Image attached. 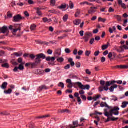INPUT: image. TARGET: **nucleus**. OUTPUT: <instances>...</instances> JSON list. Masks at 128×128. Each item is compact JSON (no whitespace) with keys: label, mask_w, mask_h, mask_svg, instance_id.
Returning a JSON list of instances; mask_svg holds the SVG:
<instances>
[{"label":"nucleus","mask_w":128,"mask_h":128,"mask_svg":"<svg viewBox=\"0 0 128 128\" xmlns=\"http://www.w3.org/2000/svg\"><path fill=\"white\" fill-rule=\"evenodd\" d=\"M70 64H67L66 66L64 67V69L68 70H70Z\"/></svg>","instance_id":"obj_50"},{"label":"nucleus","mask_w":128,"mask_h":128,"mask_svg":"<svg viewBox=\"0 0 128 128\" xmlns=\"http://www.w3.org/2000/svg\"><path fill=\"white\" fill-rule=\"evenodd\" d=\"M92 54V52L90 50H86L85 52L86 56H90V55Z\"/></svg>","instance_id":"obj_39"},{"label":"nucleus","mask_w":128,"mask_h":128,"mask_svg":"<svg viewBox=\"0 0 128 128\" xmlns=\"http://www.w3.org/2000/svg\"><path fill=\"white\" fill-rule=\"evenodd\" d=\"M64 59L62 58H60L57 59V62H60V64H62V62H64Z\"/></svg>","instance_id":"obj_33"},{"label":"nucleus","mask_w":128,"mask_h":128,"mask_svg":"<svg viewBox=\"0 0 128 128\" xmlns=\"http://www.w3.org/2000/svg\"><path fill=\"white\" fill-rule=\"evenodd\" d=\"M106 82H104V80H100V84L101 86H104V88L103 87H100L99 88V92H104V87L106 86ZM104 84H105V86H104Z\"/></svg>","instance_id":"obj_4"},{"label":"nucleus","mask_w":128,"mask_h":128,"mask_svg":"<svg viewBox=\"0 0 128 128\" xmlns=\"http://www.w3.org/2000/svg\"><path fill=\"white\" fill-rule=\"evenodd\" d=\"M68 62H70V66L72 67L74 66V64H76L74 62V60L72 59V58H70L68 59Z\"/></svg>","instance_id":"obj_12"},{"label":"nucleus","mask_w":128,"mask_h":128,"mask_svg":"<svg viewBox=\"0 0 128 128\" xmlns=\"http://www.w3.org/2000/svg\"><path fill=\"white\" fill-rule=\"evenodd\" d=\"M66 8V4H62L60 7L59 8L60 10H64Z\"/></svg>","instance_id":"obj_43"},{"label":"nucleus","mask_w":128,"mask_h":128,"mask_svg":"<svg viewBox=\"0 0 128 128\" xmlns=\"http://www.w3.org/2000/svg\"><path fill=\"white\" fill-rule=\"evenodd\" d=\"M14 56H16V58H20V56H22V52H14Z\"/></svg>","instance_id":"obj_24"},{"label":"nucleus","mask_w":128,"mask_h":128,"mask_svg":"<svg viewBox=\"0 0 128 128\" xmlns=\"http://www.w3.org/2000/svg\"><path fill=\"white\" fill-rule=\"evenodd\" d=\"M35 10L38 16H42V12H40V10H44V8H42L41 7H39L35 8Z\"/></svg>","instance_id":"obj_8"},{"label":"nucleus","mask_w":128,"mask_h":128,"mask_svg":"<svg viewBox=\"0 0 128 128\" xmlns=\"http://www.w3.org/2000/svg\"><path fill=\"white\" fill-rule=\"evenodd\" d=\"M6 32H8V26H4L2 28H0V34H6Z\"/></svg>","instance_id":"obj_5"},{"label":"nucleus","mask_w":128,"mask_h":128,"mask_svg":"<svg viewBox=\"0 0 128 128\" xmlns=\"http://www.w3.org/2000/svg\"><path fill=\"white\" fill-rule=\"evenodd\" d=\"M42 62V60H40V58H38V57L36 58V62H35L37 64H40V62Z\"/></svg>","instance_id":"obj_32"},{"label":"nucleus","mask_w":128,"mask_h":128,"mask_svg":"<svg viewBox=\"0 0 128 128\" xmlns=\"http://www.w3.org/2000/svg\"><path fill=\"white\" fill-rule=\"evenodd\" d=\"M116 18V20H118V22H121L122 21V16H118V15H116L114 16Z\"/></svg>","instance_id":"obj_37"},{"label":"nucleus","mask_w":128,"mask_h":128,"mask_svg":"<svg viewBox=\"0 0 128 128\" xmlns=\"http://www.w3.org/2000/svg\"><path fill=\"white\" fill-rule=\"evenodd\" d=\"M29 128H34V124L33 123H30L29 124Z\"/></svg>","instance_id":"obj_59"},{"label":"nucleus","mask_w":128,"mask_h":128,"mask_svg":"<svg viewBox=\"0 0 128 128\" xmlns=\"http://www.w3.org/2000/svg\"><path fill=\"white\" fill-rule=\"evenodd\" d=\"M81 98L83 99L84 100H86V96L84 95H81Z\"/></svg>","instance_id":"obj_60"},{"label":"nucleus","mask_w":128,"mask_h":128,"mask_svg":"<svg viewBox=\"0 0 128 128\" xmlns=\"http://www.w3.org/2000/svg\"><path fill=\"white\" fill-rule=\"evenodd\" d=\"M70 8L72 10V8H74V3H72V2H70Z\"/></svg>","instance_id":"obj_48"},{"label":"nucleus","mask_w":128,"mask_h":128,"mask_svg":"<svg viewBox=\"0 0 128 128\" xmlns=\"http://www.w3.org/2000/svg\"><path fill=\"white\" fill-rule=\"evenodd\" d=\"M101 62H106V58L102 57L101 58Z\"/></svg>","instance_id":"obj_64"},{"label":"nucleus","mask_w":128,"mask_h":128,"mask_svg":"<svg viewBox=\"0 0 128 128\" xmlns=\"http://www.w3.org/2000/svg\"><path fill=\"white\" fill-rule=\"evenodd\" d=\"M43 21L44 22H48V24H50V22H52V20L50 19L48 20L46 18H43Z\"/></svg>","instance_id":"obj_27"},{"label":"nucleus","mask_w":128,"mask_h":128,"mask_svg":"<svg viewBox=\"0 0 128 128\" xmlns=\"http://www.w3.org/2000/svg\"><path fill=\"white\" fill-rule=\"evenodd\" d=\"M81 22H82V20L80 19L75 20L74 22V23L75 24V26H79Z\"/></svg>","instance_id":"obj_17"},{"label":"nucleus","mask_w":128,"mask_h":128,"mask_svg":"<svg viewBox=\"0 0 128 128\" xmlns=\"http://www.w3.org/2000/svg\"><path fill=\"white\" fill-rule=\"evenodd\" d=\"M100 95H98L96 96L93 98V100H94V102H96L98 100L100 99Z\"/></svg>","instance_id":"obj_34"},{"label":"nucleus","mask_w":128,"mask_h":128,"mask_svg":"<svg viewBox=\"0 0 128 128\" xmlns=\"http://www.w3.org/2000/svg\"><path fill=\"white\" fill-rule=\"evenodd\" d=\"M50 3L52 6H54L56 4V0H51Z\"/></svg>","instance_id":"obj_58"},{"label":"nucleus","mask_w":128,"mask_h":128,"mask_svg":"<svg viewBox=\"0 0 128 128\" xmlns=\"http://www.w3.org/2000/svg\"><path fill=\"white\" fill-rule=\"evenodd\" d=\"M58 86L59 88H64V82H60L58 84Z\"/></svg>","instance_id":"obj_30"},{"label":"nucleus","mask_w":128,"mask_h":128,"mask_svg":"<svg viewBox=\"0 0 128 128\" xmlns=\"http://www.w3.org/2000/svg\"><path fill=\"white\" fill-rule=\"evenodd\" d=\"M65 52L66 54H70V52H72V51L70 50V48H66L65 49Z\"/></svg>","instance_id":"obj_42"},{"label":"nucleus","mask_w":128,"mask_h":128,"mask_svg":"<svg viewBox=\"0 0 128 128\" xmlns=\"http://www.w3.org/2000/svg\"><path fill=\"white\" fill-rule=\"evenodd\" d=\"M36 56L38 58H42L43 60H44V58H46V56H44V54H40L36 55Z\"/></svg>","instance_id":"obj_16"},{"label":"nucleus","mask_w":128,"mask_h":128,"mask_svg":"<svg viewBox=\"0 0 128 128\" xmlns=\"http://www.w3.org/2000/svg\"><path fill=\"white\" fill-rule=\"evenodd\" d=\"M114 12V10L112 8L110 7L109 8L108 12Z\"/></svg>","instance_id":"obj_52"},{"label":"nucleus","mask_w":128,"mask_h":128,"mask_svg":"<svg viewBox=\"0 0 128 128\" xmlns=\"http://www.w3.org/2000/svg\"><path fill=\"white\" fill-rule=\"evenodd\" d=\"M122 84V80H112L109 82H106V86L104 87V90L106 92H108V90L109 86H112L113 84Z\"/></svg>","instance_id":"obj_1"},{"label":"nucleus","mask_w":128,"mask_h":128,"mask_svg":"<svg viewBox=\"0 0 128 128\" xmlns=\"http://www.w3.org/2000/svg\"><path fill=\"white\" fill-rule=\"evenodd\" d=\"M40 90H48V88L46 86H42L40 87Z\"/></svg>","instance_id":"obj_41"},{"label":"nucleus","mask_w":128,"mask_h":128,"mask_svg":"<svg viewBox=\"0 0 128 128\" xmlns=\"http://www.w3.org/2000/svg\"><path fill=\"white\" fill-rule=\"evenodd\" d=\"M94 38H92L90 40V44H94Z\"/></svg>","instance_id":"obj_62"},{"label":"nucleus","mask_w":128,"mask_h":128,"mask_svg":"<svg viewBox=\"0 0 128 128\" xmlns=\"http://www.w3.org/2000/svg\"><path fill=\"white\" fill-rule=\"evenodd\" d=\"M76 66L77 68H80L82 66V64L80 62H77L76 63Z\"/></svg>","instance_id":"obj_36"},{"label":"nucleus","mask_w":128,"mask_h":128,"mask_svg":"<svg viewBox=\"0 0 128 128\" xmlns=\"http://www.w3.org/2000/svg\"><path fill=\"white\" fill-rule=\"evenodd\" d=\"M22 20V16H20V14H18L14 17L13 22H18Z\"/></svg>","instance_id":"obj_6"},{"label":"nucleus","mask_w":128,"mask_h":128,"mask_svg":"<svg viewBox=\"0 0 128 128\" xmlns=\"http://www.w3.org/2000/svg\"><path fill=\"white\" fill-rule=\"evenodd\" d=\"M100 106L101 108H108L109 110H112V107L108 105V104L106 103V102H102L100 104Z\"/></svg>","instance_id":"obj_7"},{"label":"nucleus","mask_w":128,"mask_h":128,"mask_svg":"<svg viewBox=\"0 0 128 128\" xmlns=\"http://www.w3.org/2000/svg\"><path fill=\"white\" fill-rule=\"evenodd\" d=\"M84 4H87L88 6H92V4L88 2H84L80 3V6H84Z\"/></svg>","instance_id":"obj_26"},{"label":"nucleus","mask_w":128,"mask_h":128,"mask_svg":"<svg viewBox=\"0 0 128 128\" xmlns=\"http://www.w3.org/2000/svg\"><path fill=\"white\" fill-rule=\"evenodd\" d=\"M30 58H31L32 60H34V58H36V56H34V54H30Z\"/></svg>","instance_id":"obj_54"},{"label":"nucleus","mask_w":128,"mask_h":128,"mask_svg":"<svg viewBox=\"0 0 128 128\" xmlns=\"http://www.w3.org/2000/svg\"><path fill=\"white\" fill-rule=\"evenodd\" d=\"M12 92V90L10 88L8 89V90H6L4 92V94H10Z\"/></svg>","instance_id":"obj_20"},{"label":"nucleus","mask_w":128,"mask_h":128,"mask_svg":"<svg viewBox=\"0 0 128 128\" xmlns=\"http://www.w3.org/2000/svg\"><path fill=\"white\" fill-rule=\"evenodd\" d=\"M28 4H34V1H32V0H28Z\"/></svg>","instance_id":"obj_61"},{"label":"nucleus","mask_w":128,"mask_h":128,"mask_svg":"<svg viewBox=\"0 0 128 128\" xmlns=\"http://www.w3.org/2000/svg\"><path fill=\"white\" fill-rule=\"evenodd\" d=\"M2 68H10V66L8 64H2Z\"/></svg>","instance_id":"obj_45"},{"label":"nucleus","mask_w":128,"mask_h":128,"mask_svg":"<svg viewBox=\"0 0 128 128\" xmlns=\"http://www.w3.org/2000/svg\"><path fill=\"white\" fill-rule=\"evenodd\" d=\"M112 114H114V116H118L120 114V112L118 110H114Z\"/></svg>","instance_id":"obj_44"},{"label":"nucleus","mask_w":128,"mask_h":128,"mask_svg":"<svg viewBox=\"0 0 128 128\" xmlns=\"http://www.w3.org/2000/svg\"><path fill=\"white\" fill-rule=\"evenodd\" d=\"M2 90H6L8 88V82H4L2 84L1 86Z\"/></svg>","instance_id":"obj_19"},{"label":"nucleus","mask_w":128,"mask_h":128,"mask_svg":"<svg viewBox=\"0 0 128 128\" xmlns=\"http://www.w3.org/2000/svg\"><path fill=\"white\" fill-rule=\"evenodd\" d=\"M50 115H45L44 116H41L38 118H49Z\"/></svg>","instance_id":"obj_46"},{"label":"nucleus","mask_w":128,"mask_h":128,"mask_svg":"<svg viewBox=\"0 0 128 128\" xmlns=\"http://www.w3.org/2000/svg\"><path fill=\"white\" fill-rule=\"evenodd\" d=\"M68 15L66 14L64 17H63V20L65 22H68Z\"/></svg>","instance_id":"obj_31"},{"label":"nucleus","mask_w":128,"mask_h":128,"mask_svg":"<svg viewBox=\"0 0 128 128\" xmlns=\"http://www.w3.org/2000/svg\"><path fill=\"white\" fill-rule=\"evenodd\" d=\"M98 7H92L88 11V14H94L96 12V10H98Z\"/></svg>","instance_id":"obj_9"},{"label":"nucleus","mask_w":128,"mask_h":128,"mask_svg":"<svg viewBox=\"0 0 128 128\" xmlns=\"http://www.w3.org/2000/svg\"><path fill=\"white\" fill-rule=\"evenodd\" d=\"M22 30V28L20 27L18 28L17 29H14L12 30L13 33H16L18 32V30Z\"/></svg>","instance_id":"obj_40"},{"label":"nucleus","mask_w":128,"mask_h":128,"mask_svg":"<svg viewBox=\"0 0 128 128\" xmlns=\"http://www.w3.org/2000/svg\"><path fill=\"white\" fill-rule=\"evenodd\" d=\"M86 74H88L89 76H90V74H92V72L88 69H86Z\"/></svg>","instance_id":"obj_47"},{"label":"nucleus","mask_w":128,"mask_h":128,"mask_svg":"<svg viewBox=\"0 0 128 128\" xmlns=\"http://www.w3.org/2000/svg\"><path fill=\"white\" fill-rule=\"evenodd\" d=\"M73 124L74 126L76 128H78V126H80L82 125L78 124V121H74L73 122Z\"/></svg>","instance_id":"obj_29"},{"label":"nucleus","mask_w":128,"mask_h":128,"mask_svg":"<svg viewBox=\"0 0 128 128\" xmlns=\"http://www.w3.org/2000/svg\"><path fill=\"white\" fill-rule=\"evenodd\" d=\"M110 44H108L103 45L102 46V50H107V48H108V46Z\"/></svg>","instance_id":"obj_23"},{"label":"nucleus","mask_w":128,"mask_h":128,"mask_svg":"<svg viewBox=\"0 0 128 128\" xmlns=\"http://www.w3.org/2000/svg\"><path fill=\"white\" fill-rule=\"evenodd\" d=\"M30 28L31 30H36V25L33 24H32L30 27Z\"/></svg>","instance_id":"obj_28"},{"label":"nucleus","mask_w":128,"mask_h":128,"mask_svg":"<svg viewBox=\"0 0 128 128\" xmlns=\"http://www.w3.org/2000/svg\"><path fill=\"white\" fill-rule=\"evenodd\" d=\"M98 22H106V19L102 18L101 17L98 18Z\"/></svg>","instance_id":"obj_35"},{"label":"nucleus","mask_w":128,"mask_h":128,"mask_svg":"<svg viewBox=\"0 0 128 128\" xmlns=\"http://www.w3.org/2000/svg\"><path fill=\"white\" fill-rule=\"evenodd\" d=\"M78 84V86H79L81 90H86V86L83 85L82 82H78L76 83Z\"/></svg>","instance_id":"obj_11"},{"label":"nucleus","mask_w":128,"mask_h":128,"mask_svg":"<svg viewBox=\"0 0 128 128\" xmlns=\"http://www.w3.org/2000/svg\"><path fill=\"white\" fill-rule=\"evenodd\" d=\"M117 68H120V70H127L126 65H120L116 66Z\"/></svg>","instance_id":"obj_15"},{"label":"nucleus","mask_w":128,"mask_h":128,"mask_svg":"<svg viewBox=\"0 0 128 128\" xmlns=\"http://www.w3.org/2000/svg\"><path fill=\"white\" fill-rule=\"evenodd\" d=\"M46 60L47 62H50V60H52V62H54L56 60V57H47Z\"/></svg>","instance_id":"obj_14"},{"label":"nucleus","mask_w":128,"mask_h":128,"mask_svg":"<svg viewBox=\"0 0 128 128\" xmlns=\"http://www.w3.org/2000/svg\"><path fill=\"white\" fill-rule=\"evenodd\" d=\"M84 54V51L80 50L78 52V56H82Z\"/></svg>","instance_id":"obj_53"},{"label":"nucleus","mask_w":128,"mask_h":128,"mask_svg":"<svg viewBox=\"0 0 128 128\" xmlns=\"http://www.w3.org/2000/svg\"><path fill=\"white\" fill-rule=\"evenodd\" d=\"M118 98L116 96H112V98L111 99L112 100H113L114 102H116L118 100Z\"/></svg>","instance_id":"obj_49"},{"label":"nucleus","mask_w":128,"mask_h":128,"mask_svg":"<svg viewBox=\"0 0 128 128\" xmlns=\"http://www.w3.org/2000/svg\"><path fill=\"white\" fill-rule=\"evenodd\" d=\"M78 54V50L76 49H75L73 52V54L74 56H76Z\"/></svg>","instance_id":"obj_57"},{"label":"nucleus","mask_w":128,"mask_h":128,"mask_svg":"<svg viewBox=\"0 0 128 128\" xmlns=\"http://www.w3.org/2000/svg\"><path fill=\"white\" fill-rule=\"evenodd\" d=\"M7 16H8V18H12V14L10 12H8L7 13Z\"/></svg>","instance_id":"obj_51"},{"label":"nucleus","mask_w":128,"mask_h":128,"mask_svg":"<svg viewBox=\"0 0 128 128\" xmlns=\"http://www.w3.org/2000/svg\"><path fill=\"white\" fill-rule=\"evenodd\" d=\"M80 16V10H78L77 12L75 14L76 18H78Z\"/></svg>","instance_id":"obj_38"},{"label":"nucleus","mask_w":128,"mask_h":128,"mask_svg":"<svg viewBox=\"0 0 128 128\" xmlns=\"http://www.w3.org/2000/svg\"><path fill=\"white\" fill-rule=\"evenodd\" d=\"M18 62L19 63V64H22V58H19L18 59Z\"/></svg>","instance_id":"obj_55"},{"label":"nucleus","mask_w":128,"mask_h":128,"mask_svg":"<svg viewBox=\"0 0 128 128\" xmlns=\"http://www.w3.org/2000/svg\"><path fill=\"white\" fill-rule=\"evenodd\" d=\"M61 52H62V50L61 49H58L55 52V54H56V56H60Z\"/></svg>","instance_id":"obj_25"},{"label":"nucleus","mask_w":128,"mask_h":128,"mask_svg":"<svg viewBox=\"0 0 128 128\" xmlns=\"http://www.w3.org/2000/svg\"><path fill=\"white\" fill-rule=\"evenodd\" d=\"M128 102H124L122 103V106H121V108H126L128 106Z\"/></svg>","instance_id":"obj_21"},{"label":"nucleus","mask_w":128,"mask_h":128,"mask_svg":"<svg viewBox=\"0 0 128 128\" xmlns=\"http://www.w3.org/2000/svg\"><path fill=\"white\" fill-rule=\"evenodd\" d=\"M110 88L108 87V90H110V92H114V88H118V85L114 84Z\"/></svg>","instance_id":"obj_10"},{"label":"nucleus","mask_w":128,"mask_h":128,"mask_svg":"<svg viewBox=\"0 0 128 128\" xmlns=\"http://www.w3.org/2000/svg\"><path fill=\"white\" fill-rule=\"evenodd\" d=\"M48 54H50V55L52 54V50H48Z\"/></svg>","instance_id":"obj_63"},{"label":"nucleus","mask_w":128,"mask_h":128,"mask_svg":"<svg viewBox=\"0 0 128 128\" xmlns=\"http://www.w3.org/2000/svg\"><path fill=\"white\" fill-rule=\"evenodd\" d=\"M114 110H120V108L118 107H115L113 110H110V112H108L106 110H104V116H107L108 118L107 119L106 122H110V119L112 116V114Z\"/></svg>","instance_id":"obj_2"},{"label":"nucleus","mask_w":128,"mask_h":128,"mask_svg":"<svg viewBox=\"0 0 128 128\" xmlns=\"http://www.w3.org/2000/svg\"><path fill=\"white\" fill-rule=\"evenodd\" d=\"M74 86V84L72 83H70L68 85V88H72Z\"/></svg>","instance_id":"obj_56"},{"label":"nucleus","mask_w":128,"mask_h":128,"mask_svg":"<svg viewBox=\"0 0 128 128\" xmlns=\"http://www.w3.org/2000/svg\"><path fill=\"white\" fill-rule=\"evenodd\" d=\"M92 36V34L91 32H86L84 37V40L85 42H88Z\"/></svg>","instance_id":"obj_3"},{"label":"nucleus","mask_w":128,"mask_h":128,"mask_svg":"<svg viewBox=\"0 0 128 128\" xmlns=\"http://www.w3.org/2000/svg\"><path fill=\"white\" fill-rule=\"evenodd\" d=\"M117 52H124V46H122L119 48V49L117 50Z\"/></svg>","instance_id":"obj_22"},{"label":"nucleus","mask_w":128,"mask_h":128,"mask_svg":"<svg viewBox=\"0 0 128 128\" xmlns=\"http://www.w3.org/2000/svg\"><path fill=\"white\" fill-rule=\"evenodd\" d=\"M116 28L115 26L113 27L112 28H109V32L110 34H114V32H116Z\"/></svg>","instance_id":"obj_18"},{"label":"nucleus","mask_w":128,"mask_h":128,"mask_svg":"<svg viewBox=\"0 0 128 128\" xmlns=\"http://www.w3.org/2000/svg\"><path fill=\"white\" fill-rule=\"evenodd\" d=\"M26 64V62H23L21 64L19 65V66L18 67V70H24V65Z\"/></svg>","instance_id":"obj_13"}]
</instances>
